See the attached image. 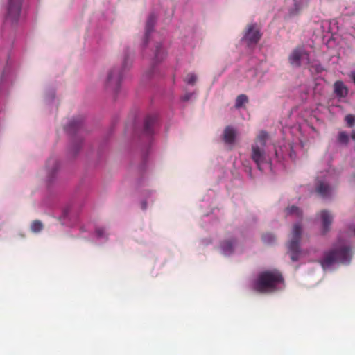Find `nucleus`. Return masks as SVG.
Masks as SVG:
<instances>
[{
	"mask_svg": "<svg viewBox=\"0 0 355 355\" xmlns=\"http://www.w3.org/2000/svg\"><path fill=\"white\" fill-rule=\"evenodd\" d=\"M284 282V278L278 270H266L259 274L254 282V289L261 293L275 291L277 286Z\"/></svg>",
	"mask_w": 355,
	"mask_h": 355,
	"instance_id": "f257e3e1",
	"label": "nucleus"
},
{
	"mask_svg": "<svg viewBox=\"0 0 355 355\" xmlns=\"http://www.w3.org/2000/svg\"><path fill=\"white\" fill-rule=\"evenodd\" d=\"M268 134L265 131L259 132L256 138L254 144L252 145L251 158L256 164L259 170L262 171L264 164H270L269 157L266 155L264 147L266 144Z\"/></svg>",
	"mask_w": 355,
	"mask_h": 355,
	"instance_id": "f03ea898",
	"label": "nucleus"
},
{
	"mask_svg": "<svg viewBox=\"0 0 355 355\" xmlns=\"http://www.w3.org/2000/svg\"><path fill=\"white\" fill-rule=\"evenodd\" d=\"M131 61L128 55L123 58L121 67H113L108 72L105 81V87L107 90L116 93L118 92L120 84L123 77V73L129 69Z\"/></svg>",
	"mask_w": 355,
	"mask_h": 355,
	"instance_id": "7ed1b4c3",
	"label": "nucleus"
},
{
	"mask_svg": "<svg viewBox=\"0 0 355 355\" xmlns=\"http://www.w3.org/2000/svg\"><path fill=\"white\" fill-rule=\"evenodd\" d=\"M350 259V248L344 246L325 252L323 258L319 262L322 268L326 269L337 262L342 263H349Z\"/></svg>",
	"mask_w": 355,
	"mask_h": 355,
	"instance_id": "20e7f679",
	"label": "nucleus"
},
{
	"mask_svg": "<svg viewBox=\"0 0 355 355\" xmlns=\"http://www.w3.org/2000/svg\"><path fill=\"white\" fill-rule=\"evenodd\" d=\"M302 228V226L297 223L293 227L291 232V237L288 242L287 247L291 259L293 261H297L300 255V248L299 243L301 239Z\"/></svg>",
	"mask_w": 355,
	"mask_h": 355,
	"instance_id": "39448f33",
	"label": "nucleus"
},
{
	"mask_svg": "<svg viewBox=\"0 0 355 355\" xmlns=\"http://www.w3.org/2000/svg\"><path fill=\"white\" fill-rule=\"evenodd\" d=\"M288 60L292 67L296 68L308 65L310 63V53L303 46H298L291 52Z\"/></svg>",
	"mask_w": 355,
	"mask_h": 355,
	"instance_id": "423d86ee",
	"label": "nucleus"
},
{
	"mask_svg": "<svg viewBox=\"0 0 355 355\" xmlns=\"http://www.w3.org/2000/svg\"><path fill=\"white\" fill-rule=\"evenodd\" d=\"M23 0H8L5 22L16 24L19 19Z\"/></svg>",
	"mask_w": 355,
	"mask_h": 355,
	"instance_id": "0eeeda50",
	"label": "nucleus"
},
{
	"mask_svg": "<svg viewBox=\"0 0 355 355\" xmlns=\"http://www.w3.org/2000/svg\"><path fill=\"white\" fill-rule=\"evenodd\" d=\"M256 27V24H252L247 26L246 32L243 40L247 42L248 46L257 44L261 39V34L259 30Z\"/></svg>",
	"mask_w": 355,
	"mask_h": 355,
	"instance_id": "6e6552de",
	"label": "nucleus"
},
{
	"mask_svg": "<svg viewBox=\"0 0 355 355\" xmlns=\"http://www.w3.org/2000/svg\"><path fill=\"white\" fill-rule=\"evenodd\" d=\"M157 121V117L155 115H148L144 119V134L150 136L153 134V126Z\"/></svg>",
	"mask_w": 355,
	"mask_h": 355,
	"instance_id": "1a4fd4ad",
	"label": "nucleus"
},
{
	"mask_svg": "<svg viewBox=\"0 0 355 355\" xmlns=\"http://www.w3.org/2000/svg\"><path fill=\"white\" fill-rule=\"evenodd\" d=\"M320 216L322 221L323 233L325 234L329 230V227L332 223L333 217L326 210H323L320 212Z\"/></svg>",
	"mask_w": 355,
	"mask_h": 355,
	"instance_id": "9d476101",
	"label": "nucleus"
},
{
	"mask_svg": "<svg viewBox=\"0 0 355 355\" xmlns=\"http://www.w3.org/2000/svg\"><path fill=\"white\" fill-rule=\"evenodd\" d=\"M334 86V92L337 96L343 98L347 95L348 89L342 81L338 80L335 82Z\"/></svg>",
	"mask_w": 355,
	"mask_h": 355,
	"instance_id": "9b49d317",
	"label": "nucleus"
},
{
	"mask_svg": "<svg viewBox=\"0 0 355 355\" xmlns=\"http://www.w3.org/2000/svg\"><path fill=\"white\" fill-rule=\"evenodd\" d=\"M236 138V131L231 126H227L223 132V139L227 144H233Z\"/></svg>",
	"mask_w": 355,
	"mask_h": 355,
	"instance_id": "f8f14e48",
	"label": "nucleus"
},
{
	"mask_svg": "<svg viewBox=\"0 0 355 355\" xmlns=\"http://www.w3.org/2000/svg\"><path fill=\"white\" fill-rule=\"evenodd\" d=\"M156 21V17L153 14L149 15L146 24V40H148L150 33L153 31Z\"/></svg>",
	"mask_w": 355,
	"mask_h": 355,
	"instance_id": "ddd939ff",
	"label": "nucleus"
},
{
	"mask_svg": "<svg viewBox=\"0 0 355 355\" xmlns=\"http://www.w3.org/2000/svg\"><path fill=\"white\" fill-rule=\"evenodd\" d=\"M316 191L322 197H328L330 194V187L327 184L320 182L316 187Z\"/></svg>",
	"mask_w": 355,
	"mask_h": 355,
	"instance_id": "4468645a",
	"label": "nucleus"
},
{
	"mask_svg": "<svg viewBox=\"0 0 355 355\" xmlns=\"http://www.w3.org/2000/svg\"><path fill=\"white\" fill-rule=\"evenodd\" d=\"M82 122V118L78 117L77 119H73L70 121L66 129L68 132H72L80 127Z\"/></svg>",
	"mask_w": 355,
	"mask_h": 355,
	"instance_id": "2eb2a0df",
	"label": "nucleus"
},
{
	"mask_svg": "<svg viewBox=\"0 0 355 355\" xmlns=\"http://www.w3.org/2000/svg\"><path fill=\"white\" fill-rule=\"evenodd\" d=\"M155 59L157 62H160L166 57V52L162 49V44H157L155 46Z\"/></svg>",
	"mask_w": 355,
	"mask_h": 355,
	"instance_id": "dca6fc26",
	"label": "nucleus"
},
{
	"mask_svg": "<svg viewBox=\"0 0 355 355\" xmlns=\"http://www.w3.org/2000/svg\"><path fill=\"white\" fill-rule=\"evenodd\" d=\"M233 246L234 243L231 241H223L220 245L223 253L225 255H228L232 253Z\"/></svg>",
	"mask_w": 355,
	"mask_h": 355,
	"instance_id": "f3484780",
	"label": "nucleus"
},
{
	"mask_svg": "<svg viewBox=\"0 0 355 355\" xmlns=\"http://www.w3.org/2000/svg\"><path fill=\"white\" fill-rule=\"evenodd\" d=\"M262 241L265 244L272 245L275 243L276 238L275 235L270 233H266L262 235Z\"/></svg>",
	"mask_w": 355,
	"mask_h": 355,
	"instance_id": "a211bd4d",
	"label": "nucleus"
},
{
	"mask_svg": "<svg viewBox=\"0 0 355 355\" xmlns=\"http://www.w3.org/2000/svg\"><path fill=\"white\" fill-rule=\"evenodd\" d=\"M248 102V98L245 94H240L236 97V103H235V107L236 108H240L241 107L243 104Z\"/></svg>",
	"mask_w": 355,
	"mask_h": 355,
	"instance_id": "6ab92c4d",
	"label": "nucleus"
},
{
	"mask_svg": "<svg viewBox=\"0 0 355 355\" xmlns=\"http://www.w3.org/2000/svg\"><path fill=\"white\" fill-rule=\"evenodd\" d=\"M44 225L40 220H33L31 225V230L34 233H38L42 230Z\"/></svg>",
	"mask_w": 355,
	"mask_h": 355,
	"instance_id": "aec40b11",
	"label": "nucleus"
},
{
	"mask_svg": "<svg viewBox=\"0 0 355 355\" xmlns=\"http://www.w3.org/2000/svg\"><path fill=\"white\" fill-rule=\"evenodd\" d=\"M338 141L342 144L347 145L349 143V138L348 134L345 131L339 132L338 135Z\"/></svg>",
	"mask_w": 355,
	"mask_h": 355,
	"instance_id": "412c9836",
	"label": "nucleus"
},
{
	"mask_svg": "<svg viewBox=\"0 0 355 355\" xmlns=\"http://www.w3.org/2000/svg\"><path fill=\"white\" fill-rule=\"evenodd\" d=\"M46 167L51 172L55 171L58 168V162L55 158H51L47 161Z\"/></svg>",
	"mask_w": 355,
	"mask_h": 355,
	"instance_id": "4be33fe9",
	"label": "nucleus"
},
{
	"mask_svg": "<svg viewBox=\"0 0 355 355\" xmlns=\"http://www.w3.org/2000/svg\"><path fill=\"white\" fill-rule=\"evenodd\" d=\"M286 211H287L288 214H291V215L294 214V215H296V216L300 217V218H301L302 216V211L297 207H295V206H292L291 207H288L286 209Z\"/></svg>",
	"mask_w": 355,
	"mask_h": 355,
	"instance_id": "5701e85b",
	"label": "nucleus"
},
{
	"mask_svg": "<svg viewBox=\"0 0 355 355\" xmlns=\"http://www.w3.org/2000/svg\"><path fill=\"white\" fill-rule=\"evenodd\" d=\"M197 80V76L194 73H188L184 78V81L189 85H194Z\"/></svg>",
	"mask_w": 355,
	"mask_h": 355,
	"instance_id": "b1692460",
	"label": "nucleus"
},
{
	"mask_svg": "<svg viewBox=\"0 0 355 355\" xmlns=\"http://www.w3.org/2000/svg\"><path fill=\"white\" fill-rule=\"evenodd\" d=\"M345 120L349 127H352L355 125V115L347 114L345 116Z\"/></svg>",
	"mask_w": 355,
	"mask_h": 355,
	"instance_id": "393cba45",
	"label": "nucleus"
},
{
	"mask_svg": "<svg viewBox=\"0 0 355 355\" xmlns=\"http://www.w3.org/2000/svg\"><path fill=\"white\" fill-rule=\"evenodd\" d=\"M96 234L98 237H103L105 234V230L102 227H98L96 230Z\"/></svg>",
	"mask_w": 355,
	"mask_h": 355,
	"instance_id": "a878e982",
	"label": "nucleus"
},
{
	"mask_svg": "<svg viewBox=\"0 0 355 355\" xmlns=\"http://www.w3.org/2000/svg\"><path fill=\"white\" fill-rule=\"evenodd\" d=\"M349 76L355 84V71H352L349 74Z\"/></svg>",
	"mask_w": 355,
	"mask_h": 355,
	"instance_id": "bb28decb",
	"label": "nucleus"
},
{
	"mask_svg": "<svg viewBox=\"0 0 355 355\" xmlns=\"http://www.w3.org/2000/svg\"><path fill=\"white\" fill-rule=\"evenodd\" d=\"M351 137H352V139L353 140H354V141H355V129H354V130H353V131H352V134H351Z\"/></svg>",
	"mask_w": 355,
	"mask_h": 355,
	"instance_id": "cd10ccee",
	"label": "nucleus"
},
{
	"mask_svg": "<svg viewBox=\"0 0 355 355\" xmlns=\"http://www.w3.org/2000/svg\"><path fill=\"white\" fill-rule=\"evenodd\" d=\"M80 148V145H78V146H76L75 147V150H74V153H75V154H76V153H77V152L79 150Z\"/></svg>",
	"mask_w": 355,
	"mask_h": 355,
	"instance_id": "c85d7f7f",
	"label": "nucleus"
},
{
	"mask_svg": "<svg viewBox=\"0 0 355 355\" xmlns=\"http://www.w3.org/2000/svg\"><path fill=\"white\" fill-rule=\"evenodd\" d=\"M142 209H146V202H142Z\"/></svg>",
	"mask_w": 355,
	"mask_h": 355,
	"instance_id": "c756f323",
	"label": "nucleus"
},
{
	"mask_svg": "<svg viewBox=\"0 0 355 355\" xmlns=\"http://www.w3.org/2000/svg\"><path fill=\"white\" fill-rule=\"evenodd\" d=\"M354 176L355 177V174L354 175Z\"/></svg>",
	"mask_w": 355,
	"mask_h": 355,
	"instance_id": "7c9ffc66",
	"label": "nucleus"
}]
</instances>
